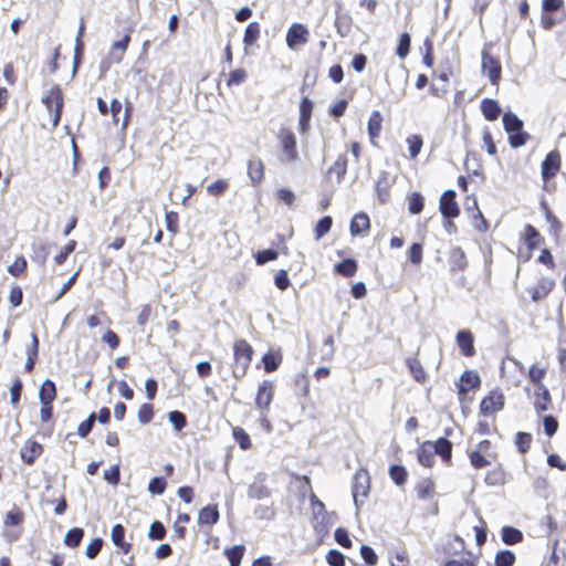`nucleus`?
Wrapping results in <instances>:
<instances>
[{
  "mask_svg": "<svg viewBox=\"0 0 566 566\" xmlns=\"http://www.w3.org/2000/svg\"><path fill=\"white\" fill-rule=\"evenodd\" d=\"M104 479L108 483H111L113 485H116L119 482V467L118 465H114L111 469L105 470L104 471Z\"/></svg>",
  "mask_w": 566,
  "mask_h": 566,
  "instance_id": "63",
  "label": "nucleus"
},
{
  "mask_svg": "<svg viewBox=\"0 0 566 566\" xmlns=\"http://www.w3.org/2000/svg\"><path fill=\"white\" fill-rule=\"evenodd\" d=\"M335 541L343 547L348 548L352 546V541L348 536V533L344 528H337L335 531Z\"/></svg>",
  "mask_w": 566,
  "mask_h": 566,
  "instance_id": "61",
  "label": "nucleus"
},
{
  "mask_svg": "<svg viewBox=\"0 0 566 566\" xmlns=\"http://www.w3.org/2000/svg\"><path fill=\"white\" fill-rule=\"evenodd\" d=\"M102 545H103V541L101 538H95L93 539L87 546H86V549H85V554L88 558L93 559L95 558L101 548H102Z\"/></svg>",
  "mask_w": 566,
  "mask_h": 566,
  "instance_id": "59",
  "label": "nucleus"
},
{
  "mask_svg": "<svg viewBox=\"0 0 566 566\" xmlns=\"http://www.w3.org/2000/svg\"><path fill=\"white\" fill-rule=\"evenodd\" d=\"M457 344L464 356L470 357L474 355L473 335L470 331H460L457 334Z\"/></svg>",
  "mask_w": 566,
  "mask_h": 566,
  "instance_id": "14",
  "label": "nucleus"
},
{
  "mask_svg": "<svg viewBox=\"0 0 566 566\" xmlns=\"http://www.w3.org/2000/svg\"><path fill=\"white\" fill-rule=\"evenodd\" d=\"M260 36V25L258 22H251L244 32L243 43L245 46L253 45Z\"/></svg>",
  "mask_w": 566,
  "mask_h": 566,
  "instance_id": "31",
  "label": "nucleus"
},
{
  "mask_svg": "<svg viewBox=\"0 0 566 566\" xmlns=\"http://www.w3.org/2000/svg\"><path fill=\"white\" fill-rule=\"evenodd\" d=\"M75 245H76L75 241H70L64 247V249L57 255H55V258H54L55 264H57V265L63 264L64 261L66 260V258L74 251Z\"/></svg>",
  "mask_w": 566,
  "mask_h": 566,
  "instance_id": "56",
  "label": "nucleus"
},
{
  "mask_svg": "<svg viewBox=\"0 0 566 566\" xmlns=\"http://www.w3.org/2000/svg\"><path fill=\"white\" fill-rule=\"evenodd\" d=\"M153 409H151V406L150 405H143L139 410H138V413H137V417H138V421L143 424H146L148 422L151 421L153 419Z\"/></svg>",
  "mask_w": 566,
  "mask_h": 566,
  "instance_id": "57",
  "label": "nucleus"
},
{
  "mask_svg": "<svg viewBox=\"0 0 566 566\" xmlns=\"http://www.w3.org/2000/svg\"><path fill=\"white\" fill-rule=\"evenodd\" d=\"M408 210L412 214H418L423 209V198L419 192H412L408 197Z\"/></svg>",
  "mask_w": 566,
  "mask_h": 566,
  "instance_id": "35",
  "label": "nucleus"
},
{
  "mask_svg": "<svg viewBox=\"0 0 566 566\" xmlns=\"http://www.w3.org/2000/svg\"><path fill=\"white\" fill-rule=\"evenodd\" d=\"M560 167V157L557 151H551L542 163L543 178L549 179L554 177Z\"/></svg>",
  "mask_w": 566,
  "mask_h": 566,
  "instance_id": "12",
  "label": "nucleus"
},
{
  "mask_svg": "<svg viewBox=\"0 0 566 566\" xmlns=\"http://www.w3.org/2000/svg\"><path fill=\"white\" fill-rule=\"evenodd\" d=\"M282 361L280 354L268 353L263 356L264 368L268 373L275 370Z\"/></svg>",
  "mask_w": 566,
  "mask_h": 566,
  "instance_id": "37",
  "label": "nucleus"
},
{
  "mask_svg": "<svg viewBox=\"0 0 566 566\" xmlns=\"http://www.w3.org/2000/svg\"><path fill=\"white\" fill-rule=\"evenodd\" d=\"M360 555L363 559L369 565H376L378 557L374 549L368 545H363L360 547Z\"/></svg>",
  "mask_w": 566,
  "mask_h": 566,
  "instance_id": "54",
  "label": "nucleus"
},
{
  "mask_svg": "<svg viewBox=\"0 0 566 566\" xmlns=\"http://www.w3.org/2000/svg\"><path fill=\"white\" fill-rule=\"evenodd\" d=\"M407 365L409 367V370L412 375V377L419 381L422 382L426 379V373L421 365V363L417 358H408Z\"/></svg>",
  "mask_w": 566,
  "mask_h": 566,
  "instance_id": "32",
  "label": "nucleus"
},
{
  "mask_svg": "<svg viewBox=\"0 0 566 566\" xmlns=\"http://www.w3.org/2000/svg\"><path fill=\"white\" fill-rule=\"evenodd\" d=\"M166 489V482L163 478H154L148 484V491L151 494H163Z\"/></svg>",
  "mask_w": 566,
  "mask_h": 566,
  "instance_id": "52",
  "label": "nucleus"
},
{
  "mask_svg": "<svg viewBox=\"0 0 566 566\" xmlns=\"http://www.w3.org/2000/svg\"><path fill=\"white\" fill-rule=\"evenodd\" d=\"M409 49H410V35L408 33H402L400 35L399 44L397 46L396 53L400 59H405L409 53Z\"/></svg>",
  "mask_w": 566,
  "mask_h": 566,
  "instance_id": "45",
  "label": "nucleus"
},
{
  "mask_svg": "<svg viewBox=\"0 0 566 566\" xmlns=\"http://www.w3.org/2000/svg\"><path fill=\"white\" fill-rule=\"evenodd\" d=\"M390 478L397 485H402L406 482V470L400 465H392L389 470Z\"/></svg>",
  "mask_w": 566,
  "mask_h": 566,
  "instance_id": "46",
  "label": "nucleus"
},
{
  "mask_svg": "<svg viewBox=\"0 0 566 566\" xmlns=\"http://www.w3.org/2000/svg\"><path fill=\"white\" fill-rule=\"evenodd\" d=\"M532 437L530 433L518 432L516 434V446L521 452H526L530 448Z\"/></svg>",
  "mask_w": 566,
  "mask_h": 566,
  "instance_id": "58",
  "label": "nucleus"
},
{
  "mask_svg": "<svg viewBox=\"0 0 566 566\" xmlns=\"http://www.w3.org/2000/svg\"><path fill=\"white\" fill-rule=\"evenodd\" d=\"M168 419L177 431H180L186 426V417L180 411H170Z\"/></svg>",
  "mask_w": 566,
  "mask_h": 566,
  "instance_id": "47",
  "label": "nucleus"
},
{
  "mask_svg": "<svg viewBox=\"0 0 566 566\" xmlns=\"http://www.w3.org/2000/svg\"><path fill=\"white\" fill-rule=\"evenodd\" d=\"M555 283L551 277H542L537 283L528 289L534 302L545 298L553 290Z\"/></svg>",
  "mask_w": 566,
  "mask_h": 566,
  "instance_id": "11",
  "label": "nucleus"
},
{
  "mask_svg": "<svg viewBox=\"0 0 566 566\" xmlns=\"http://www.w3.org/2000/svg\"><path fill=\"white\" fill-rule=\"evenodd\" d=\"M125 530L122 524H115L111 531V538L115 546L120 548L124 553H128L130 544L124 541Z\"/></svg>",
  "mask_w": 566,
  "mask_h": 566,
  "instance_id": "21",
  "label": "nucleus"
},
{
  "mask_svg": "<svg viewBox=\"0 0 566 566\" xmlns=\"http://www.w3.org/2000/svg\"><path fill=\"white\" fill-rule=\"evenodd\" d=\"M503 126L510 134L509 139L512 147H521L526 144L530 136L523 132V122L515 114L504 113Z\"/></svg>",
  "mask_w": 566,
  "mask_h": 566,
  "instance_id": "2",
  "label": "nucleus"
},
{
  "mask_svg": "<svg viewBox=\"0 0 566 566\" xmlns=\"http://www.w3.org/2000/svg\"><path fill=\"white\" fill-rule=\"evenodd\" d=\"M94 422H95V415L92 413V415H90V417L86 420L82 421L78 424V427H77L78 436H81L82 438L86 437L91 432Z\"/></svg>",
  "mask_w": 566,
  "mask_h": 566,
  "instance_id": "55",
  "label": "nucleus"
},
{
  "mask_svg": "<svg viewBox=\"0 0 566 566\" xmlns=\"http://www.w3.org/2000/svg\"><path fill=\"white\" fill-rule=\"evenodd\" d=\"M129 35L126 34L123 36L122 40L119 41H116L114 44H113V48H112V52H111V59L115 62V63H119L124 56V53L126 52L127 50V46H128V43H129Z\"/></svg>",
  "mask_w": 566,
  "mask_h": 566,
  "instance_id": "27",
  "label": "nucleus"
},
{
  "mask_svg": "<svg viewBox=\"0 0 566 566\" xmlns=\"http://www.w3.org/2000/svg\"><path fill=\"white\" fill-rule=\"evenodd\" d=\"M165 534H166V530L160 522L156 521V522L151 523V525L149 527V532H148V536L151 539H161V538H164Z\"/></svg>",
  "mask_w": 566,
  "mask_h": 566,
  "instance_id": "53",
  "label": "nucleus"
},
{
  "mask_svg": "<svg viewBox=\"0 0 566 566\" xmlns=\"http://www.w3.org/2000/svg\"><path fill=\"white\" fill-rule=\"evenodd\" d=\"M418 460L424 467H431L434 461V450L431 442H424L418 450Z\"/></svg>",
  "mask_w": 566,
  "mask_h": 566,
  "instance_id": "25",
  "label": "nucleus"
},
{
  "mask_svg": "<svg viewBox=\"0 0 566 566\" xmlns=\"http://www.w3.org/2000/svg\"><path fill=\"white\" fill-rule=\"evenodd\" d=\"M228 187V182L226 180H217L212 184H210L207 187V191L212 196H218L222 193Z\"/></svg>",
  "mask_w": 566,
  "mask_h": 566,
  "instance_id": "62",
  "label": "nucleus"
},
{
  "mask_svg": "<svg viewBox=\"0 0 566 566\" xmlns=\"http://www.w3.org/2000/svg\"><path fill=\"white\" fill-rule=\"evenodd\" d=\"M56 395L55 385L53 381L46 379L40 387V401L42 405H51Z\"/></svg>",
  "mask_w": 566,
  "mask_h": 566,
  "instance_id": "23",
  "label": "nucleus"
},
{
  "mask_svg": "<svg viewBox=\"0 0 566 566\" xmlns=\"http://www.w3.org/2000/svg\"><path fill=\"white\" fill-rule=\"evenodd\" d=\"M501 537L506 545H513L522 542L523 533L512 526H504L501 532Z\"/></svg>",
  "mask_w": 566,
  "mask_h": 566,
  "instance_id": "28",
  "label": "nucleus"
},
{
  "mask_svg": "<svg viewBox=\"0 0 566 566\" xmlns=\"http://www.w3.org/2000/svg\"><path fill=\"white\" fill-rule=\"evenodd\" d=\"M537 398L535 400V409L537 412H543L548 409V403L551 401V396L548 390L543 386H538V392L536 394Z\"/></svg>",
  "mask_w": 566,
  "mask_h": 566,
  "instance_id": "29",
  "label": "nucleus"
},
{
  "mask_svg": "<svg viewBox=\"0 0 566 566\" xmlns=\"http://www.w3.org/2000/svg\"><path fill=\"white\" fill-rule=\"evenodd\" d=\"M440 212L446 218H457L460 213V209L455 201L454 190H446L440 197L439 205Z\"/></svg>",
  "mask_w": 566,
  "mask_h": 566,
  "instance_id": "7",
  "label": "nucleus"
},
{
  "mask_svg": "<svg viewBox=\"0 0 566 566\" xmlns=\"http://www.w3.org/2000/svg\"><path fill=\"white\" fill-rule=\"evenodd\" d=\"M482 71L492 84H497L501 78V65L486 51L482 52Z\"/></svg>",
  "mask_w": 566,
  "mask_h": 566,
  "instance_id": "8",
  "label": "nucleus"
},
{
  "mask_svg": "<svg viewBox=\"0 0 566 566\" xmlns=\"http://www.w3.org/2000/svg\"><path fill=\"white\" fill-rule=\"evenodd\" d=\"M480 385V376L473 370H465L458 384L459 395L463 396Z\"/></svg>",
  "mask_w": 566,
  "mask_h": 566,
  "instance_id": "13",
  "label": "nucleus"
},
{
  "mask_svg": "<svg viewBox=\"0 0 566 566\" xmlns=\"http://www.w3.org/2000/svg\"><path fill=\"white\" fill-rule=\"evenodd\" d=\"M470 461L475 469H482L491 464L492 458H489L486 454L472 451L470 454Z\"/></svg>",
  "mask_w": 566,
  "mask_h": 566,
  "instance_id": "41",
  "label": "nucleus"
},
{
  "mask_svg": "<svg viewBox=\"0 0 566 566\" xmlns=\"http://www.w3.org/2000/svg\"><path fill=\"white\" fill-rule=\"evenodd\" d=\"M49 113H53V126H57L62 115L63 95L59 85H54L49 93L42 98Z\"/></svg>",
  "mask_w": 566,
  "mask_h": 566,
  "instance_id": "4",
  "label": "nucleus"
},
{
  "mask_svg": "<svg viewBox=\"0 0 566 566\" xmlns=\"http://www.w3.org/2000/svg\"><path fill=\"white\" fill-rule=\"evenodd\" d=\"M545 375V368L538 367L536 365H533L528 371V376L534 384H539Z\"/></svg>",
  "mask_w": 566,
  "mask_h": 566,
  "instance_id": "64",
  "label": "nucleus"
},
{
  "mask_svg": "<svg viewBox=\"0 0 566 566\" xmlns=\"http://www.w3.org/2000/svg\"><path fill=\"white\" fill-rule=\"evenodd\" d=\"M274 394V386L270 380H263L259 386L255 403L259 409L265 410L270 407Z\"/></svg>",
  "mask_w": 566,
  "mask_h": 566,
  "instance_id": "10",
  "label": "nucleus"
},
{
  "mask_svg": "<svg viewBox=\"0 0 566 566\" xmlns=\"http://www.w3.org/2000/svg\"><path fill=\"white\" fill-rule=\"evenodd\" d=\"M277 259V252L275 250H262L255 254V261L259 265H263L269 261Z\"/></svg>",
  "mask_w": 566,
  "mask_h": 566,
  "instance_id": "49",
  "label": "nucleus"
},
{
  "mask_svg": "<svg viewBox=\"0 0 566 566\" xmlns=\"http://www.w3.org/2000/svg\"><path fill=\"white\" fill-rule=\"evenodd\" d=\"M41 451V444L35 441H27L21 449V457L27 463L31 464L40 455Z\"/></svg>",
  "mask_w": 566,
  "mask_h": 566,
  "instance_id": "18",
  "label": "nucleus"
},
{
  "mask_svg": "<svg viewBox=\"0 0 566 566\" xmlns=\"http://www.w3.org/2000/svg\"><path fill=\"white\" fill-rule=\"evenodd\" d=\"M277 140L281 149L279 160L285 165L297 161V139L292 129L282 127L277 133Z\"/></svg>",
  "mask_w": 566,
  "mask_h": 566,
  "instance_id": "1",
  "label": "nucleus"
},
{
  "mask_svg": "<svg viewBox=\"0 0 566 566\" xmlns=\"http://www.w3.org/2000/svg\"><path fill=\"white\" fill-rule=\"evenodd\" d=\"M333 220L329 216L323 217L315 227V239L323 238L332 228Z\"/></svg>",
  "mask_w": 566,
  "mask_h": 566,
  "instance_id": "36",
  "label": "nucleus"
},
{
  "mask_svg": "<svg viewBox=\"0 0 566 566\" xmlns=\"http://www.w3.org/2000/svg\"><path fill=\"white\" fill-rule=\"evenodd\" d=\"M313 109V103L307 98H303L300 104V116L303 123H310Z\"/></svg>",
  "mask_w": 566,
  "mask_h": 566,
  "instance_id": "48",
  "label": "nucleus"
},
{
  "mask_svg": "<svg viewBox=\"0 0 566 566\" xmlns=\"http://www.w3.org/2000/svg\"><path fill=\"white\" fill-rule=\"evenodd\" d=\"M370 476L367 470L359 469L353 480V499L355 505L359 506V497H366L369 493Z\"/></svg>",
  "mask_w": 566,
  "mask_h": 566,
  "instance_id": "5",
  "label": "nucleus"
},
{
  "mask_svg": "<svg viewBox=\"0 0 566 566\" xmlns=\"http://www.w3.org/2000/svg\"><path fill=\"white\" fill-rule=\"evenodd\" d=\"M248 175L253 185L259 184L264 175V165L261 159L253 158L248 164Z\"/></svg>",
  "mask_w": 566,
  "mask_h": 566,
  "instance_id": "17",
  "label": "nucleus"
},
{
  "mask_svg": "<svg viewBox=\"0 0 566 566\" xmlns=\"http://www.w3.org/2000/svg\"><path fill=\"white\" fill-rule=\"evenodd\" d=\"M347 170V160L345 156H339L334 166L329 168V174L335 172L337 180L340 181Z\"/></svg>",
  "mask_w": 566,
  "mask_h": 566,
  "instance_id": "44",
  "label": "nucleus"
},
{
  "mask_svg": "<svg viewBox=\"0 0 566 566\" xmlns=\"http://www.w3.org/2000/svg\"><path fill=\"white\" fill-rule=\"evenodd\" d=\"M337 273L350 277L354 276L357 271V263L353 259H346L343 262L335 265Z\"/></svg>",
  "mask_w": 566,
  "mask_h": 566,
  "instance_id": "30",
  "label": "nucleus"
},
{
  "mask_svg": "<svg viewBox=\"0 0 566 566\" xmlns=\"http://www.w3.org/2000/svg\"><path fill=\"white\" fill-rule=\"evenodd\" d=\"M27 269V261L23 256H19L14 262L8 266V272L14 276L20 275Z\"/></svg>",
  "mask_w": 566,
  "mask_h": 566,
  "instance_id": "50",
  "label": "nucleus"
},
{
  "mask_svg": "<svg viewBox=\"0 0 566 566\" xmlns=\"http://www.w3.org/2000/svg\"><path fill=\"white\" fill-rule=\"evenodd\" d=\"M308 38L310 31L304 24L293 23L286 33V44L291 50H296L307 43Z\"/></svg>",
  "mask_w": 566,
  "mask_h": 566,
  "instance_id": "6",
  "label": "nucleus"
},
{
  "mask_svg": "<svg viewBox=\"0 0 566 566\" xmlns=\"http://www.w3.org/2000/svg\"><path fill=\"white\" fill-rule=\"evenodd\" d=\"M382 120H384V118L379 111H374L370 114L368 125H367V130H368V135H369V138H370V142L373 145L376 144V139L380 135V130L382 127Z\"/></svg>",
  "mask_w": 566,
  "mask_h": 566,
  "instance_id": "15",
  "label": "nucleus"
},
{
  "mask_svg": "<svg viewBox=\"0 0 566 566\" xmlns=\"http://www.w3.org/2000/svg\"><path fill=\"white\" fill-rule=\"evenodd\" d=\"M247 77H248V73L244 69H235L232 72H230L228 80H227V85L229 87L239 86L245 82Z\"/></svg>",
  "mask_w": 566,
  "mask_h": 566,
  "instance_id": "33",
  "label": "nucleus"
},
{
  "mask_svg": "<svg viewBox=\"0 0 566 566\" xmlns=\"http://www.w3.org/2000/svg\"><path fill=\"white\" fill-rule=\"evenodd\" d=\"M326 560L331 566H345V556L336 549L328 552Z\"/></svg>",
  "mask_w": 566,
  "mask_h": 566,
  "instance_id": "51",
  "label": "nucleus"
},
{
  "mask_svg": "<svg viewBox=\"0 0 566 566\" xmlns=\"http://www.w3.org/2000/svg\"><path fill=\"white\" fill-rule=\"evenodd\" d=\"M83 535H84V532L82 528L74 527V528L67 531V533L64 537V543H65V545H67L70 547H75L81 543Z\"/></svg>",
  "mask_w": 566,
  "mask_h": 566,
  "instance_id": "34",
  "label": "nucleus"
},
{
  "mask_svg": "<svg viewBox=\"0 0 566 566\" xmlns=\"http://www.w3.org/2000/svg\"><path fill=\"white\" fill-rule=\"evenodd\" d=\"M515 563V555L511 551H501L495 556V566H512Z\"/></svg>",
  "mask_w": 566,
  "mask_h": 566,
  "instance_id": "42",
  "label": "nucleus"
},
{
  "mask_svg": "<svg viewBox=\"0 0 566 566\" xmlns=\"http://www.w3.org/2000/svg\"><path fill=\"white\" fill-rule=\"evenodd\" d=\"M252 354L253 349L248 342L241 339L234 344L235 365L233 368V376L235 378L239 379L245 375L252 359Z\"/></svg>",
  "mask_w": 566,
  "mask_h": 566,
  "instance_id": "3",
  "label": "nucleus"
},
{
  "mask_svg": "<svg viewBox=\"0 0 566 566\" xmlns=\"http://www.w3.org/2000/svg\"><path fill=\"white\" fill-rule=\"evenodd\" d=\"M243 546H233L226 552L230 566H239L243 556Z\"/></svg>",
  "mask_w": 566,
  "mask_h": 566,
  "instance_id": "38",
  "label": "nucleus"
},
{
  "mask_svg": "<svg viewBox=\"0 0 566 566\" xmlns=\"http://www.w3.org/2000/svg\"><path fill=\"white\" fill-rule=\"evenodd\" d=\"M369 218L366 213H357L350 221V233L358 235L369 229Z\"/></svg>",
  "mask_w": 566,
  "mask_h": 566,
  "instance_id": "22",
  "label": "nucleus"
},
{
  "mask_svg": "<svg viewBox=\"0 0 566 566\" xmlns=\"http://www.w3.org/2000/svg\"><path fill=\"white\" fill-rule=\"evenodd\" d=\"M275 285L279 290L284 291L290 285V279L285 270H280L274 277Z\"/></svg>",
  "mask_w": 566,
  "mask_h": 566,
  "instance_id": "60",
  "label": "nucleus"
},
{
  "mask_svg": "<svg viewBox=\"0 0 566 566\" xmlns=\"http://www.w3.org/2000/svg\"><path fill=\"white\" fill-rule=\"evenodd\" d=\"M503 406L504 397L502 392L494 390L481 401L480 409L483 415L490 416L501 410Z\"/></svg>",
  "mask_w": 566,
  "mask_h": 566,
  "instance_id": "9",
  "label": "nucleus"
},
{
  "mask_svg": "<svg viewBox=\"0 0 566 566\" xmlns=\"http://www.w3.org/2000/svg\"><path fill=\"white\" fill-rule=\"evenodd\" d=\"M481 111L488 120H495L501 114V107L494 99L484 98L481 102Z\"/></svg>",
  "mask_w": 566,
  "mask_h": 566,
  "instance_id": "19",
  "label": "nucleus"
},
{
  "mask_svg": "<svg viewBox=\"0 0 566 566\" xmlns=\"http://www.w3.org/2000/svg\"><path fill=\"white\" fill-rule=\"evenodd\" d=\"M449 258L452 271L463 270L467 266V256L461 248H453Z\"/></svg>",
  "mask_w": 566,
  "mask_h": 566,
  "instance_id": "24",
  "label": "nucleus"
},
{
  "mask_svg": "<svg viewBox=\"0 0 566 566\" xmlns=\"http://www.w3.org/2000/svg\"><path fill=\"white\" fill-rule=\"evenodd\" d=\"M409 155L411 158L418 156L422 147V138L419 135H411L407 138Z\"/></svg>",
  "mask_w": 566,
  "mask_h": 566,
  "instance_id": "40",
  "label": "nucleus"
},
{
  "mask_svg": "<svg viewBox=\"0 0 566 566\" xmlns=\"http://www.w3.org/2000/svg\"><path fill=\"white\" fill-rule=\"evenodd\" d=\"M431 447L434 450V455L439 454L444 461L450 460L452 444L449 440L440 438L436 442H431Z\"/></svg>",
  "mask_w": 566,
  "mask_h": 566,
  "instance_id": "26",
  "label": "nucleus"
},
{
  "mask_svg": "<svg viewBox=\"0 0 566 566\" xmlns=\"http://www.w3.org/2000/svg\"><path fill=\"white\" fill-rule=\"evenodd\" d=\"M233 438L239 443L241 449L248 450L251 447L250 437L242 428H233Z\"/></svg>",
  "mask_w": 566,
  "mask_h": 566,
  "instance_id": "39",
  "label": "nucleus"
},
{
  "mask_svg": "<svg viewBox=\"0 0 566 566\" xmlns=\"http://www.w3.org/2000/svg\"><path fill=\"white\" fill-rule=\"evenodd\" d=\"M219 520V510L216 504L208 505L200 510L198 521L201 524L213 525Z\"/></svg>",
  "mask_w": 566,
  "mask_h": 566,
  "instance_id": "20",
  "label": "nucleus"
},
{
  "mask_svg": "<svg viewBox=\"0 0 566 566\" xmlns=\"http://www.w3.org/2000/svg\"><path fill=\"white\" fill-rule=\"evenodd\" d=\"M248 494L251 499L263 500L269 497L270 492L264 485L254 483L250 485Z\"/></svg>",
  "mask_w": 566,
  "mask_h": 566,
  "instance_id": "43",
  "label": "nucleus"
},
{
  "mask_svg": "<svg viewBox=\"0 0 566 566\" xmlns=\"http://www.w3.org/2000/svg\"><path fill=\"white\" fill-rule=\"evenodd\" d=\"M416 492L420 500L429 501L434 497V483L431 479H422L416 485Z\"/></svg>",
  "mask_w": 566,
  "mask_h": 566,
  "instance_id": "16",
  "label": "nucleus"
}]
</instances>
